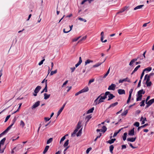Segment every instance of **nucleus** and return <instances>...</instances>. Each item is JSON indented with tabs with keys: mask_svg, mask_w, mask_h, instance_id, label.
Segmentation results:
<instances>
[{
	"mask_svg": "<svg viewBox=\"0 0 154 154\" xmlns=\"http://www.w3.org/2000/svg\"><path fill=\"white\" fill-rule=\"evenodd\" d=\"M116 87V85L115 84H112L109 86L108 89V90H114L115 89Z\"/></svg>",
	"mask_w": 154,
	"mask_h": 154,
	"instance_id": "obj_7",
	"label": "nucleus"
},
{
	"mask_svg": "<svg viewBox=\"0 0 154 154\" xmlns=\"http://www.w3.org/2000/svg\"><path fill=\"white\" fill-rule=\"evenodd\" d=\"M81 37V36H79V37L77 38H74L73 39L72 41V42H76V41H77Z\"/></svg>",
	"mask_w": 154,
	"mask_h": 154,
	"instance_id": "obj_52",
	"label": "nucleus"
},
{
	"mask_svg": "<svg viewBox=\"0 0 154 154\" xmlns=\"http://www.w3.org/2000/svg\"><path fill=\"white\" fill-rule=\"evenodd\" d=\"M116 140V139L115 138L112 139L111 140L107 141L106 142L107 143L111 144L113 143Z\"/></svg>",
	"mask_w": 154,
	"mask_h": 154,
	"instance_id": "obj_18",
	"label": "nucleus"
},
{
	"mask_svg": "<svg viewBox=\"0 0 154 154\" xmlns=\"http://www.w3.org/2000/svg\"><path fill=\"white\" fill-rule=\"evenodd\" d=\"M144 6V5H138L136 7H135V8H134V10H136L137 9H141V8L143 6Z\"/></svg>",
	"mask_w": 154,
	"mask_h": 154,
	"instance_id": "obj_24",
	"label": "nucleus"
},
{
	"mask_svg": "<svg viewBox=\"0 0 154 154\" xmlns=\"http://www.w3.org/2000/svg\"><path fill=\"white\" fill-rule=\"evenodd\" d=\"M128 110H126L122 113V116H125L128 113Z\"/></svg>",
	"mask_w": 154,
	"mask_h": 154,
	"instance_id": "obj_50",
	"label": "nucleus"
},
{
	"mask_svg": "<svg viewBox=\"0 0 154 154\" xmlns=\"http://www.w3.org/2000/svg\"><path fill=\"white\" fill-rule=\"evenodd\" d=\"M91 149V148H88L86 151V152L87 154L90 151Z\"/></svg>",
	"mask_w": 154,
	"mask_h": 154,
	"instance_id": "obj_57",
	"label": "nucleus"
},
{
	"mask_svg": "<svg viewBox=\"0 0 154 154\" xmlns=\"http://www.w3.org/2000/svg\"><path fill=\"white\" fill-rule=\"evenodd\" d=\"M110 92L109 91H106L105 92V94H103V97L105 99L107 97V96L109 94Z\"/></svg>",
	"mask_w": 154,
	"mask_h": 154,
	"instance_id": "obj_20",
	"label": "nucleus"
},
{
	"mask_svg": "<svg viewBox=\"0 0 154 154\" xmlns=\"http://www.w3.org/2000/svg\"><path fill=\"white\" fill-rule=\"evenodd\" d=\"M145 100H143L140 103V106H143L145 105Z\"/></svg>",
	"mask_w": 154,
	"mask_h": 154,
	"instance_id": "obj_44",
	"label": "nucleus"
},
{
	"mask_svg": "<svg viewBox=\"0 0 154 154\" xmlns=\"http://www.w3.org/2000/svg\"><path fill=\"white\" fill-rule=\"evenodd\" d=\"M139 123L138 122H135L134 124V125L135 126H136L137 127H138L139 126Z\"/></svg>",
	"mask_w": 154,
	"mask_h": 154,
	"instance_id": "obj_49",
	"label": "nucleus"
},
{
	"mask_svg": "<svg viewBox=\"0 0 154 154\" xmlns=\"http://www.w3.org/2000/svg\"><path fill=\"white\" fill-rule=\"evenodd\" d=\"M82 121H79L78 123L77 127V129L78 130L81 127Z\"/></svg>",
	"mask_w": 154,
	"mask_h": 154,
	"instance_id": "obj_27",
	"label": "nucleus"
},
{
	"mask_svg": "<svg viewBox=\"0 0 154 154\" xmlns=\"http://www.w3.org/2000/svg\"><path fill=\"white\" fill-rule=\"evenodd\" d=\"M144 72L143 71V72H142L141 74V76H140V80L142 79L143 76V75H144Z\"/></svg>",
	"mask_w": 154,
	"mask_h": 154,
	"instance_id": "obj_64",
	"label": "nucleus"
},
{
	"mask_svg": "<svg viewBox=\"0 0 154 154\" xmlns=\"http://www.w3.org/2000/svg\"><path fill=\"white\" fill-rule=\"evenodd\" d=\"M41 87L40 86H37L35 90H34V92L35 93L37 94L41 89Z\"/></svg>",
	"mask_w": 154,
	"mask_h": 154,
	"instance_id": "obj_11",
	"label": "nucleus"
},
{
	"mask_svg": "<svg viewBox=\"0 0 154 154\" xmlns=\"http://www.w3.org/2000/svg\"><path fill=\"white\" fill-rule=\"evenodd\" d=\"M65 136H64L60 140V143H61L65 139Z\"/></svg>",
	"mask_w": 154,
	"mask_h": 154,
	"instance_id": "obj_53",
	"label": "nucleus"
},
{
	"mask_svg": "<svg viewBox=\"0 0 154 154\" xmlns=\"http://www.w3.org/2000/svg\"><path fill=\"white\" fill-rule=\"evenodd\" d=\"M103 94H101L98 97L94 100V104L95 105H97L100 103L104 102V100H105L103 97Z\"/></svg>",
	"mask_w": 154,
	"mask_h": 154,
	"instance_id": "obj_1",
	"label": "nucleus"
},
{
	"mask_svg": "<svg viewBox=\"0 0 154 154\" xmlns=\"http://www.w3.org/2000/svg\"><path fill=\"white\" fill-rule=\"evenodd\" d=\"M91 117H92L91 115L88 116L86 117L85 119V120L86 121V123L88 122L89 120L90 119Z\"/></svg>",
	"mask_w": 154,
	"mask_h": 154,
	"instance_id": "obj_31",
	"label": "nucleus"
},
{
	"mask_svg": "<svg viewBox=\"0 0 154 154\" xmlns=\"http://www.w3.org/2000/svg\"><path fill=\"white\" fill-rule=\"evenodd\" d=\"M82 128H81L79 131L77 133L76 136L77 137H79L81 135L82 133Z\"/></svg>",
	"mask_w": 154,
	"mask_h": 154,
	"instance_id": "obj_32",
	"label": "nucleus"
},
{
	"mask_svg": "<svg viewBox=\"0 0 154 154\" xmlns=\"http://www.w3.org/2000/svg\"><path fill=\"white\" fill-rule=\"evenodd\" d=\"M136 138V137H132V138H128L127 140L128 141H130L131 142H134Z\"/></svg>",
	"mask_w": 154,
	"mask_h": 154,
	"instance_id": "obj_13",
	"label": "nucleus"
},
{
	"mask_svg": "<svg viewBox=\"0 0 154 154\" xmlns=\"http://www.w3.org/2000/svg\"><path fill=\"white\" fill-rule=\"evenodd\" d=\"M12 125H10V126H9L8 128H7L6 129V130L7 131H8L12 127Z\"/></svg>",
	"mask_w": 154,
	"mask_h": 154,
	"instance_id": "obj_62",
	"label": "nucleus"
},
{
	"mask_svg": "<svg viewBox=\"0 0 154 154\" xmlns=\"http://www.w3.org/2000/svg\"><path fill=\"white\" fill-rule=\"evenodd\" d=\"M20 125L22 128H23L25 125V124L24 122H23V120H21L20 121Z\"/></svg>",
	"mask_w": 154,
	"mask_h": 154,
	"instance_id": "obj_26",
	"label": "nucleus"
},
{
	"mask_svg": "<svg viewBox=\"0 0 154 154\" xmlns=\"http://www.w3.org/2000/svg\"><path fill=\"white\" fill-rule=\"evenodd\" d=\"M94 79L90 80L88 82V85H90L91 83L94 82Z\"/></svg>",
	"mask_w": 154,
	"mask_h": 154,
	"instance_id": "obj_60",
	"label": "nucleus"
},
{
	"mask_svg": "<svg viewBox=\"0 0 154 154\" xmlns=\"http://www.w3.org/2000/svg\"><path fill=\"white\" fill-rule=\"evenodd\" d=\"M133 91V89H131L129 91V96H131V94Z\"/></svg>",
	"mask_w": 154,
	"mask_h": 154,
	"instance_id": "obj_59",
	"label": "nucleus"
},
{
	"mask_svg": "<svg viewBox=\"0 0 154 154\" xmlns=\"http://www.w3.org/2000/svg\"><path fill=\"white\" fill-rule=\"evenodd\" d=\"M142 120H144V121H147L146 118L145 117L143 118V116H141L140 118V121H142Z\"/></svg>",
	"mask_w": 154,
	"mask_h": 154,
	"instance_id": "obj_55",
	"label": "nucleus"
},
{
	"mask_svg": "<svg viewBox=\"0 0 154 154\" xmlns=\"http://www.w3.org/2000/svg\"><path fill=\"white\" fill-rule=\"evenodd\" d=\"M144 93L145 91L142 89L138 91L137 95H142V94H144Z\"/></svg>",
	"mask_w": 154,
	"mask_h": 154,
	"instance_id": "obj_17",
	"label": "nucleus"
},
{
	"mask_svg": "<svg viewBox=\"0 0 154 154\" xmlns=\"http://www.w3.org/2000/svg\"><path fill=\"white\" fill-rule=\"evenodd\" d=\"M118 92L119 94H125V91L123 89H119L118 90Z\"/></svg>",
	"mask_w": 154,
	"mask_h": 154,
	"instance_id": "obj_12",
	"label": "nucleus"
},
{
	"mask_svg": "<svg viewBox=\"0 0 154 154\" xmlns=\"http://www.w3.org/2000/svg\"><path fill=\"white\" fill-rule=\"evenodd\" d=\"M78 19L80 20L83 21L84 22H86L87 21L86 20L83 19V18H82L81 17H78Z\"/></svg>",
	"mask_w": 154,
	"mask_h": 154,
	"instance_id": "obj_51",
	"label": "nucleus"
},
{
	"mask_svg": "<svg viewBox=\"0 0 154 154\" xmlns=\"http://www.w3.org/2000/svg\"><path fill=\"white\" fill-rule=\"evenodd\" d=\"M102 63L101 62H99L97 63L95 65H94L93 66L94 67H97L99 66Z\"/></svg>",
	"mask_w": 154,
	"mask_h": 154,
	"instance_id": "obj_43",
	"label": "nucleus"
},
{
	"mask_svg": "<svg viewBox=\"0 0 154 154\" xmlns=\"http://www.w3.org/2000/svg\"><path fill=\"white\" fill-rule=\"evenodd\" d=\"M118 104V103L116 102L114 103H112L110 105L109 107V108H111V107H113L116 106Z\"/></svg>",
	"mask_w": 154,
	"mask_h": 154,
	"instance_id": "obj_35",
	"label": "nucleus"
},
{
	"mask_svg": "<svg viewBox=\"0 0 154 154\" xmlns=\"http://www.w3.org/2000/svg\"><path fill=\"white\" fill-rule=\"evenodd\" d=\"M152 69V68H146L145 69L143 70V71L144 72L145 71H147V72L150 71Z\"/></svg>",
	"mask_w": 154,
	"mask_h": 154,
	"instance_id": "obj_46",
	"label": "nucleus"
},
{
	"mask_svg": "<svg viewBox=\"0 0 154 154\" xmlns=\"http://www.w3.org/2000/svg\"><path fill=\"white\" fill-rule=\"evenodd\" d=\"M10 116H11V115H9L8 116L6 117L5 118V122H6L10 118Z\"/></svg>",
	"mask_w": 154,
	"mask_h": 154,
	"instance_id": "obj_54",
	"label": "nucleus"
},
{
	"mask_svg": "<svg viewBox=\"0 0 154 154\" xmlns=\"http://www.w3.org/2000/svg\"><path fill=\"white\" fill-rule=\"evenodd\" d=\"M114 148V147L113 145H111L109 147L110 151L112 154L113 153V150Z\"/></svg>",
	"mask_w": 154,
	"mask_h": 154,
	"instance_id": "obj_33",
	"label": "nucleus"
},
{
	"mask_svg": "<svg viewBox=\"0 0 154 154\" xmlns=\"http://www.w3.org/2000/svg\"><path fill=\"white\" fill-rule=\"evenodd\" d=\"M49 147V146H45V149L43 152V154H45L46 152L48 150Z\"/></svg>",
	"mask_w": 154,
	"mask_h": 154,
	"instance_id": "obj_25",
	"label": "nucleus"
},
{
	"mask_svg": "<svg viewBox=\"0 0 154 154\" xmlns=\"http://www.w3.org/2000/svg\"><path fill=\"white\" fill-rule=\"evenodd\" d=\"M93 61L91 60L88 59L86 60L85 63V65H86L88 64H89L90 63H93Z\"/></svg>",
	"mask_w": 154,
	"mask_h": 154,
	"instance_id": "obj_28",
	"label": "nucleus"
},
{
	"mask_svg": "<svg viewBox=\"0 0 154 154\" xmlns=\"http://www.w3.org/2000/svg\"><path fill=\"white\" fill-rule=\"evenodd\" d=\"M139 58V57H138L137 58H134L131 60L129 64L130 66L131 67H135L138 64H140L141 63L140 62L137 61V59Z\"/></svg>",
	"mask_w": 154,
	"mask_h": 154,
	"instance_id": "obj_2",
	"label": "nucleus"
},
{
	"mask_svg": "<svg viewBox=\"0 0 154 154\" xmlns=\"http://www.w3.org/2000/svg\"><path fill=\"white\" fill-rule=\"evenodd\" d=\"M82 58H81V57H79V61L75 65V66L76 67H77L78 66H79L81 64V63H82Z\"/></svg>",
	"mask_w": 154,
	"mask_h": 154,
	"instance_id": "obj_15",
	"label": "nucleus"
},
{
	"mask_svg": "<svg viewBox=\"0 0 154 154\" xmlns=\"http://www.w3.org/2000/svg\"><path fill=\"white\" fill-rule=\"evenodd\" d=\"M115 97V96H114L113 94H110V93L109 94H108L109 98L107 100L108 101H109L111 100L112 99H113Z\"/></svg>",
	"mask_w": 154,
	"mask_h": 154,
	"instance_id": "obj_14",
	"label": "nucleus"
},
{
	"mask_svg": "<svg viewBox=\"0 0 154 154\" xmlns=\"http://www.w3.org/2000/svg\"><path fill=\"white\" fill-rule=\"evenodd\" d=\"M12 125H10V126H9L8 128H7L6 129V130L7 131H8L12 127Z\"/></svg>",
	"mask_w": 154,
	"mask_h": 154,
	"instance_id": "obj_63",
	"label": "nucleus"
},
{
	"mask_svg": "<svg viewBox=\"0 0 154 154\" xmlns=\"http://www.w3.org/2000/svg\"><path fill=\"white\" fill-rule=\"evenodd\" d=\"M134 128H133L131 130L128 131V134L130 136H133L134 134Z\"/></svg>",
	"mask_w": 154,
	"mask_h": 154,
	"instance_id": "obj_8",
	"label": "nucleus"
},
{
	"mask_svg": "<svg viewBox=\"0 0 154 154\" xmlns=\"http://www.w3.org/2000/svg\"><path fill=\"white\" fill-rule=\"evenodd\" d=\"M124 82H131L130 79L128 78H126L125 79H120L119 81V83H123Z\"/></svg>",
	"mask_w": 154,
	"mask_h": 154,
	"instance_id": "obj_4",
	"label": "nucleus"
},
{
	"mask_svg": "<svg viewBox=\"0 0 154 154\" xmlns=\"http://www.w3.org/2000/svg\"><path fill=\"white\" fill-rule=\"evenodd\" d=\"M44 99L45 100H47V99H48L50 97V94H48L46 93L44 94Z\"/></svg>",
	"mask_w": 154,
	"mask_h": 154,
	"instance_id": "obj_22",
	"label": "nucleus"
},
{
	"mask_svg": "<svg viewBox=\"0 0 154 154\" xmlns=\"http://www.w3.org/2000/svg\"><path fill=\"white\" fill-rule=\"evenodd\" d=\"M137 96V98H136V101H140L142 99V95H136Z\"/></svg>",
	"mask_w": 154,
	"mask_h": 154,
	"instance_id": "obj_23",
	"label": "nucleus"
},
{
	"mask_svg": "<svg viewBox=\"0 0 154 154\" xmlns=\"http://www.w3.org/2000/svg\"><path fill=\"white\" fill-rule=\"evenodd\" d=\"M69 140H67L65 142V143L64 144L63 146L64 147H66L69 144Z\"/></svg>",
	"mask_w": 154,
	"mask_h": 154,
	"instance_id": "obj_45",
	"label": "nucleus"
},
{
	"mask_svg": "<svg viewBox=\"0 0 154 154\" xmlns=\"http://www.w3.org/2000/svg\"><path fill=\"white\" fill-rule=\"evenodd\" d=\"M87 36H85L82 37V38L80 39L79 41L78 42V43L79 42H80L82 41H83L85 40L87 38Z\"/></svg>",
	"mask_w": 154,
	"mask_h": 154,
	"instance_id": "obj_39",
	"label": "nucleus"
},
{
	"mask_svg": "<svg viewBox=\"0 0 154 154\" xmlns=\"http://www.w3.org/2000/svg\"><path fill=\"white\" fill-rule=\"evenodd\" d=\"M53 140V138H51L49 139L47 142V144H49V143H51Z\"/></svg>",
	"mask_w": 154,
	"mask_h": 154,
	"instance_id": "obj_42",
	"label": "nucleus"
},
{
	"mask_svg": "<svg viewBox=\"0 0 154 154\" xmlns=\"http://www.w3.org/2000/svg\"><path fill=\"white\" fill-rule=\"evenodd\" d=\"M63 108H61L60 110H59L58 112L57 113V116H59V115L60 114L61 112H62V110H63Z\"/></svg>",
	"mask_w": 154,
	"mask_h": 154,
	"instance_id": "obj_48",
	"label": "nucleus"
},
{
	"mask_svg": "<svg viewBox=\"0 0 154 154\" xmlns=\"http://www.w3.org/2000/svg\"><path fill=\"white\" fill-rule=\"evenodd\" d=\"M151 75L152 74H150V75H149L146 74L145 75L144 77V80H146V82H147L149 81L150 80V78Z\"/></svg>",
	"mask_w": 154,
	"mask_h": 154,
	"instance_id": "obj_9",
	"label": "nucleus"
},
{
	"mask_svg": "<svg viewBox=\"0 0 154 154\" xmlns=\"http://www.w3.org/2000/svg\"><path fill=\"white\" fill-rule=\"evenodd\" d=\"M57 69H56L54 71H52L51 72L50 75H53L54 74L56 73L57 72Z\"/></svg>",
	"mask_w": 154,
	"mask_h": 154,
	"instance_id": "obj_38",
	"label": "nucleus"
},
{
	"mask_svg": "<svg viewBox=\"0 0 154 154\" xmlns=\"http://www.w3.org/2000/svg\"><path fill=\"white\" fill-rule=\"evenodd\" d=\"M101 38H100V40L102 42H107V40H105L104 41H103L104 36V33L103 32H102L100 34Z\"/></svg>",
	"mask_w": 154,
	"mask_h": 154,
	"instance_id": "obj_6",
	"label": "nucleus"
},
{
	"mask_svg": "<svg viewBox=\"0 0 154 154\" xmlns=\"http://www.w3.org/2000/svg\"><path fill=\"white\" fill-rule=\"evenodd\" d=\"M72 27H73L72 25L71 26H69V27H70V29L69 30V31H66V29H63V32L64 33H67L69 32L72 29Z\"/></svg>",
	"mask_w": 154,
	"mask_h": 154,
	"instance_id": "obj_21",
	"label": "nucleus"
},
{
	"mask_svg": "<svg viewBox=\"0 0 154 154\" xmlns=\"http://www.w3.org/2000/svg\"><path fill=\"white\" fill-rule=\"evenodd\" d=\"M127 8V7H125L123 8L122 9H121L117 13V14H119L120 13H122L124 12L125 11Z\"/></svg>",
	"mask_w": 154,
	"mask_h": 154,
	"instance_id": "obj_16",
	"label": "nucleus"
},
{
	"mask_svg": "<svg viewBox=\"0 0 154 154\" xmlns=\"http://www.w3.org/2000/svg\"><path fill=\"white\" fill-rule=\"evenodd\" d=\"M127 134L126 132L124 133L123 134V135L122 137V138H123V140L124 141H125L126 139Z\"/></svg>",
	"mask_w": 154,
	"mask_h": 154,
	"instance_id": "obj_36",
	"label": "nucleus"
},
{
	"mask_svg": "<svg viewBox=\"0 0 154 154\" xmlns=\"http://www.w3.org/2000/svg\"><path fill=\"white\" fill-rule=\"evenodd\" d=\"M45 88L41 92V93H43L44 91H45V92H47L48 91L47 90V80H45Z\"/></svg>",
	"mask_w": 154,
	"mask_h": 154,
	"instance_id": "obj_10",
	"label": "nucleus"
},
{
	"mask_svg": "<svg viewBox=\"0 0 154 154\" xmlns=\"http://www.w3.org/2000/svg\"><path fill=\"white\" fill-rule=\"evenodd\" d=\"M131 96H129L128 99L127 100V103H128L129 102L130 100L131 99Z\"/></svg>",
	"mask_w": 154,
	"mask_h": 154,
	"instance_id": "obj_61",
	"label": "nucleus"
},
{
	"mask_svg": "<svg viewBox=\"0 0 154 154\" xmlns=\"http://www.w3.org/2000/svg\"><path fill=\"white\" fill-rule=\"evenodd\" d=\"M154 102V98L148 101L147 103L149 104L150 106Z\"/></svg>",
	"mask_w": 154,
	"mask_h": 154,
	"instance_id": "obj_29",
	"label": "nucleus"
},
{
	"mask_svg": "<svg viewBox=\"0 0 154 154\" xmlns=\"http://www.w3.org/2000/svg\"><path fill=\"white\" fill-rule=\"evenodd\" d=\"M88 90L89 89L88 87H86L84 88L83 89L81 90V91L82 93L88 91Z\"/></svg>",
	"mask_w": 154,
	"mask_h": 154,
	"instance_id": "obj_19",
	"label": "nucleus"
},
{
	"mask_svg": "<svg viewBox=\"0 0 154 154\" xmlns=\"http://www.w3.org/2000/svg\"><path fill=\"white\" fill-rule=\"evenodd\" d=\"M8 131H7L6 129L5 131H4L3 132H2L1 134H0V137H1L2 136L4 135L5 134H6Z\"/></svg>",
	"mask_w": 154,
	"mask_h": 154,
	"instance_id": "obj_41",
	"label": "nucleus"
},
{
	"mask_svg": "<svg viewBox=\"0 0 154 154\" xmlns=\"http://www.w3.org/2000/svg\"><path fill=\"white\" fill-rule=\"evenodd\" d=\"M45 60V59H44L42 60L39 63L38 65H41L43 63V62Z\"/></svg>",
	"mask_w": 154,
	"mask_h": 154,
	"instance_id": "obj_56",
	"label": "nucleus"
},
{
	"mask_svg": "<svg viewBox=\"0 0 154 154\" xmlns=\"http://www.w3.org/2000/svg\"><path fill=\"white\" fill-rule=\"evenodd\" d=\"M100 135L99 136H97V137L96 138L94 139V141H96L97 139L98 138H99L101 136V133H100Z\"/></svg>",
	"mask_w": 154,
	"mask_h": 154,
	"instance_id": "obj_58",
	"label": "nucleus"
},
{
	"mask_svg": "<svg viewBox=\"0 0 154 154\" xmlns=\"http://www.w3.org/2000/svg\"><path fill=\"white\" fill-rule=\"evenodd\" d=\"M102 129L101 130V131L104 133L107 130V128L105 126H103L102 127Z\"/></svg>",
	"mask_w": 154,
	"mask_h": 154,
	"instance_id": "obj_34",
	"label": "nucleus"
},
{
	"mask_svg": "<svg viewBox=\"0 0 154 154\" xmlns=\"http://www.w3.org/2000/svg\"><path fill=\"white\" fill-rule=\"evenodd\" d=\"M6 140L5 138H3L2 139L1 141H0V153H2L4 152V150L5 149V147L3 149H1V145L2 144H3L4 143L5 140Z\"/></svg>",
	"mask_w": 154,
	"mask_h": 154,
	"instance_id": "obj_3",
	"label": "nucleus"
},
{
	"mask_svg": "<svg viewBox=\"0 0 154 154\" xmlns=\"http://www.w3.org/2000/svg\"><path fill=\"white\" fill-rule=\"evenodd\" d=\"M23 146L21 144H18V145L16 147H15L14 148V149H16L18 148L17 149L18 150L20 148L23 147Z\"/></svg>",
	"mask_w": 154,
	"mask_h": 154,
	"instance_id": "obj_40",
	"label": "nucleus"
},
{
	"mask_svg": "<svg viewBox=\"0 0 154 154\" xmlns=\"http://www.w3.org/2000/svg\"><path fill=\"white\" fill-rule=\"evenodd\" d=\"M94 107H93L91 108V109H89L87 112V114H89L91 113H92L93 112V111H94Z\"/></svg>",
	"mask_w": 154,
	"mask_h": 154,
	"instance_id": "obj_30",
	"label": "nucleus"
},
{
	"mask_svg": "<svg viewBox=\"0 0 154 154\" xmlns=\"http://www.w3.org/2000/svg\"><path fill=\"white\" fill-rule=\"evenodd\" d=\"M40 103V101H38L36 103H35L32 106V109H33L35 108L36 107H38Z\"/></svg>",
	"mask_w": 154,
	"mask_h": 154,
	"instance_id": "obj_5",
	"label": "nucleus"
},
{
	"mask_svg": "<svg viewBox=\"0 0 154 154\" xmlns=\"http://www.w3.org/2000/svg\"><path fill=\"white\" fill-rule=\"evenodd\" d=\"M17 118H16V117H15L14 118V119L12 121V124H11V125H12V126H13L14 125V123H15V122L17 120Z\"/></svg>",
	"mask_w": 154,
	"mask_h": 154,
	"instance_id": "obj_37",
	"label": "nucleus"
},
{
	"mask_svg": "<svg viewBox=\"0 0 154 154\" xmlns=\"http://www.w3.org/2000/svg\"><path fill=\"white\" fill-rule=\"evenodd\" d=\"M146 85L147 87H149L152 84V82H146Z\"/></svg>",
	"mask_w": 154,
	"mask_h": 154,
	"instance_id": "obj_47",
	"label": "nucleus"
}]
</instances>
